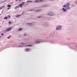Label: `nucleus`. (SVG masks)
Returning a JSON list of instances; mask_svg holds the SVG:
<instances>
[{
	"label": "nucleus",
	"mask_w": 77,
	"mask_h": 77,
	"mask_svg": "<svg viewBox=\"0 0 77 77\" xmlns=\"http://www.w3.org/2000/svg\"><path fill=\"white\" fill-rule=\"evenodd\" d=\"M70 4L69 3H68L66 5H64L63 6L64 8H66V9L69 10L70 9V7H69Z\"/></svg>",
	"instance_id": "obj_1"
},
{
	"label": "nucleus",
	"mask_w": 77,
	"mask_h": 77,
	"mask_svg": "<svg viewBox=\"0 0 77 77\" xmlns=\"http://www.w3.org/2000/svg\"><path fill=\"white\" fill-rule=\"evenodd\" d=\"M61 28H62V26H59L56 27V30H60V29H61Z\"/></svg>",
	"instance_id": "obj_2"
},
{
	"label": "nucleus",
	"mask_w": 77,
	"mask_h": 77,
	"mask_svg": "<svg viewBox=\"0 0 77 77\" xmlns=\"http://www.w3.org/2000/svg\"><path fill=\"white\" fill-rule=\"evenodd\" d=\"M24 3H21L19 5V6L20 7V8H22V6L24 5Z\"/></svg>",
	"instance_id": "obj_3"
},
{
	"label": "nucleus",
	"mask_w": 77,
	"mask_h": 77,
	"mask_svg": "<svg viewBox=\"0 0 77 77\" xmlns=\"http://www.w3.org/2000/svg\"><path fill=\"white\" fill-rule=\"evenodd\" d=\"M11 29H12V28L10 27V28H8L7 29H6V31H10V30H11Z\"/></svg>",
	"instance_id": "obj_4"
},
{
	"label": "nucleus",
	"mask_w": 77,
	"mask_h": 77,
	"mask_svg": "<svg viewBox=\"0 0 77 77\" xmlns=\"http://www.w3.org/2000/svg\"><path fill=\"white\" fill-rule=\"evenodd\" d=\"M48 15H49V16H52L53 15V14L52 13H49L48 14Z\"/></svg>",
	"instance_id": "obj_5"
},
{
	"label": "nucleus",
	"mask_w": 77,
	"mask_h": 77,
	"mask_svg": "<svg viewBox=\"0 0 77 77\" xmlns=\"http://www.w3.org/2000/svg\"><path fill=\"white\" fill-rule=\"evenodd\" d=\"M36 44H39V43H40V41H36Z\"/></svg>",
	"instance_id": "obj_6"
},
{
	"label": "nucleus",
	"mask_w": 77,
	"mask_h": 77,
	"mask_svg": "<svg viewBox=\"0 0 77 77\" xmlns=\"http://www.w3.org/2000/svg\"><path fill=\"white\" fill-rule=\"evenodd\" d=\"M62 10V11H63L64 12H66V10L64 8H63Z\"/></svg>",
	"instance_id": "obj_7"
},
{
	"label": "nucleus",
	"mask_w": 77,
	"mask_h": 77,
	"mask_svg": "<svg viewBox=\"0 0 77 77\" xmlns=\"http://www.w3.org/2000/svg\"><path fill=\"white\" fill-rule=\"evenodd\" d=\"M36 2H39V0H37L34 1V3H36Z\"/></svg>",
	"instance_id": "obj_8"
},
{
	"label": "nucleus",
	"mask_w": 77,
	"mask_h": 77,
	"mask_svg": "<svg viewBox=\"0 0 77 77\" xmlns=\"http://www.w3.org/2000/svg\"><path fill=\"white\" fill-rule=\"evenodd\" d=\"M20 16L19 15H16V18H18V17H20Z\"/></svg>",
	"instance_id": "obj_9"
},
{
	"label": "nucleus",
	"mask_w": 77,
	"mask_h": 77,
	"mask_svg": "<svg viewBox=\"0 0 77 77\" xmlns=\"http://www.w3.org/2000/svg\"><path fill=\"white\" fill-rule=\"evenodd\" d=\"M32 2V1H27V3H29V2Z\"/></svg>",
	"instance_id": "obj_10"
},
{
	"label": "nucleus",
	"mask_w": 77,
	"mask_h": 77,
	"mask_svg": "<svg viewBox=\"0 0 77 77\" xmlns=\"http://www.w3.org/2000/svg\"><path fill=\"white\" fill-rule=\"evenodd\" d=\"M8 24H9L11 25V24H12V23L11 22L9 21L8 22Z\"/></svg>",
	"instance_id": "obj_11"
},
{
	"label": "nucleus",
	"mask_w": 77,
	"mask_h": 77,
	"mask_svg": "<svg viewBox=\"0 0 77 77\" xmlns=\"http://www.w3.org/2000/svg\"><path fill=\"white\" fill-rule=\"evenodd\" d=\"M8 8L9 7H11V5H8Z\"/></svg>",
	"instance_id": "obj_12"
},
{
	"label": "nucleus",
	"mask_w": 77,
	"mask_h": 77,
	"mask_svg": "<svg viewBox=\"0 0 77 77\" xmlns=\"http://www.w3.org/2000/svg\"><path fill=\"white\" fill-rule=\"evenodd\" d=\"M32 45H29L27 46H26L27 47H31L32 46Z\"/></svg>",
	"instance_id": "obj_13"
},
{
	"label": "nucleus",
	"mask_w": 77,
	"mask_h": 77,
	"mask_svg": "<svg viewBox=\"0 0 77 77\" xmlns=\"http://www.w3.org/2000/svg\"><path fill=\"white\" fill-rule=\"evenodd\" d=\"M3 7H1L0 8V10H1V9H3Z\"/></svg>",
	"instance_id": "obj_14"
},
{
	"label": "nucleus",
	"mask_w": 77,
	"mask_h": 77,
	"mask_svg": "<svg viewBox=\"0 0 77 77\" xmlns=\"http://www.w3.org/2000/svg\"><path fill=\"white\" fill-rule=\"evenodd\" d=\"M8 17H5L4 18V19H8Z\"/></svg>",
	"instance_id": "obj_15"
},
{
	"label": "nucleus",
	"mask_w": 77,
	"mask_h": 77,
	"mask_svg": "<svg viewBox=\"0 0 77 77\" xmlns=\"http://www.w3.org/2000/svg\"><path fill=\"white\" fill-rule=\"evenodd\" d=\"M23 29H22V28H20L19 29V30L20 31H21V30H22Z\"/></svg>",
	"instance_id": "obj_16"
},
{
	"label": "nucleus",
	"mask_w": 77,
	"mask_h": 77,
	"mask_svg": "<svg viewBox=\"0 0 77 77\" xmlns=\"http://www.w3.org/2000/svg\"><path fill=\"white\" fill-rule=\"evenodd\" d=\"M43 2V0H39V2Z\"/></svg>",
	"instance_id": "obj_17"
},
{
	"label": "nucleus",
	"mask_w": 77,
	"mask_h": 77,
	"mask_svg": "<svg viewBox=\"0 0 77 77\" xmlns=\"http://www.w3.org/2000/svg\"><path fill=\"white\" fill-rule=\"evenodd\" d=\"M8 17L9 18H11V16L10 15H9L8 16Z\"/></svg>",
	"instance_id": "obj_18"
},
{
	"label": "nucleus",
	"mask_w": 77,
	"mask_h": 77,
	"mask_svg": "<svg viewBox=\"0 0 77 77\" xmlns=\"http://www.w3.org/2000/svg\"><path fill=\"white\" fill-rule=\"evenodd\" d=\"M21 44H22V45H24V43L23 42H22L21 43Z\"/></svg>",
	"instance_id": "obj_19"
},
{
	"label": "nucleus",
	"mask_w": 77,
	"mask_h": 77,
	"mask_svg": "<svg viewBox=\"0 0 77 77\" xmlns=\"http://www.w3.org/2000/svg\"><path fill=\"white\" fill-rule=\"evenodd\" d=\"M39 10H37L35 11V12H39Z\"/></svg>",
	"instance_id": "obj_20"
},
{
	"label": "nucleus",
	"mask_w": 77,
	"mask_h": 77,
	"mask_svg": "<svg viewBox=\"0 0 77 77\" xmlns=\"http://www.w3.org/2000/svg\"><path fill=\"white\" fill-rule=\"evenodd\" d=\"M26 50H30V49H28V48H26Z\"/></svg>",
	"instance_id": "obj_21"
},
{
	"label": "nucleus",
	"mask_w": 77,
	"mask_h": 77,
	"mask_svg": "<svg viewBox=\"0 0 77 77\" xmlns=\"http://www.w3.org/2000/svg\"><path fill=\"white\" fill-rule=\"evenodd\" d=\"M19 6H17L15 8H18L19 7Z\"/></svg>",
	"instance_id": "obj_22"
},
{
	"label": "nucleus",
	"mask_w": 77,
	"mask_h": 77,
	"mask_svg": "<svg viewBox=\"0 0 77 77\" xmlns=\"http://www.w3.org/2000/svg\"><path fill=\"white\" fill-rule=\"evenodd\" d=\"M1 35H2V36H3L4 35V34H3V33H2L1 34Z\"/></svg>",
	"instance_id": "obj_23"
},
{
	"label": "nucleus",
	"mask_w": 77,
	"mask_h": 77,
	"mask_svg": "<svg viewBox=\"0 0 77 77\" xmlns=\"http://www.w3.org/2000/svg\"><path fill=\"white\" fill-rule=\"evenodd\" d=\"M11 9V8H8V10H9V9Z\"/></svg>",
	"instance_id": "obj_24"
},
{
	"label": "nucleus",
	"mask_w": 77,
	"mask_h": 77,
	"mask_svg": "<svg viewBox=\"0 0 77 77\" xmlns=\"http://www.w3.org/2000/svg\"><path fill=\"white\" fill-rule=\"evenodd\" d=\"M26 36V35H24V36Z\"/></svg>",
	"instance_id": "obj_25"
},
{
	"label": "nucleus",
	"mask_w": 77,
	"mask_h": 77,
	"mask_svg": "<svg viewBox=\"0 0 77 77\" xmlns=\"http://www.w3.org/2000/svg\"><path fill=\"white\" fill-rule=\"evenodd\" d=\"M10 37H8V38H9Z\"/></svg>",
	"instance_id": "obj_26"
},
{
	"label": "nucleus",
	"mask_w": 77,
	"mask_h": 77,
	"mask_svg": "<svg viewBox=\"0 0 77 77\" xmlns=\"http://www.w3.org/2000/svg\"><path fill=\"white\" fill-rule=\"evenodd\" d=\"M40 17H41L39 16V17H38V18H40Z\"/></svg>",
	"instance_id": "obj_27"
},
{
	"label": "nucleus",
	"mask_w": 77,
	"mask_h": 77,
	"mask_svg": "<svg viewBox=\"0 0 77 77\" xmlns=\"http://www.w3.org/2000/svg\"><path fill=\"white\" fill-rule=\"evenodd\" d=\"M75 3L77 4V2H75Z\"/></svg>",
	"instance_id": "obj_28"
},
{
	"label": "nucleus",
	"mask_w": 77,
	"mask_h": 77,
	"mask_svg": "<svg viewBox=\"0 0 77 77\" xmlns=\"http://www.w3.org/2000/svg\"><path fill=\"white\" fill-rule=\"evenodd\" d=\"M16 1H18V0H15Z\"/></svg>",
	"instance_id": "obj_29"
},
{
	"label": "nucleus",
	"mask_w": 77,
	"mask_h": 77,
	"mask_svg": "<svg viewBox=\"0 0 77 77\" xmlns=\"http://www.w3.org/2000/svg\"><path fill=\"white\" fill-rule=\"evenodd\" d=\"M31 11H33V10H31Z\"/></svg>",
	"instance_id": "obj_30"
},
{
	"label": "nucleus",
	"mask_w": 77,
	"mask_h": 77,
	"mask_svg": "<svg viewBox=\"0 0 77 77\" xmlns=\"http://www.w3.org/2000/svg\"><path fill=\"white\" fill-rule=\"evenodd\" d=\"M0 38H1V37L0 36Z\"/></svg>",
	"instance_id": "obj_31"
},
{
	"label": "nucleus",
	"mask_w": 77,
	"mask_h": 77,
	"mask_svg": "<svg viewBox=\"0 0 77 77\" xmlns=\"http://www.w3.org/2000/svg\"><path fill=\"white\" fill-rule=\"evenodd\" d=\"M20 1L21 0H19Z\"/></svg>",
	"instance_id": "obj_32"
},
{
	"label": "nucleus",
	"mask_w": 77,
	"mask_h": 77,
	"mask_svg": "<svg viewBox=\"0 0 77 77\" xmlns=\"http://www.w3.org/2000/svg\"><path fill=\"white\" fill-rule=\"evenodd\" d=\"M0 15H1V14H0Z\"/></svg>",
	"instance_id": "obj_33"
}]
</instances>
